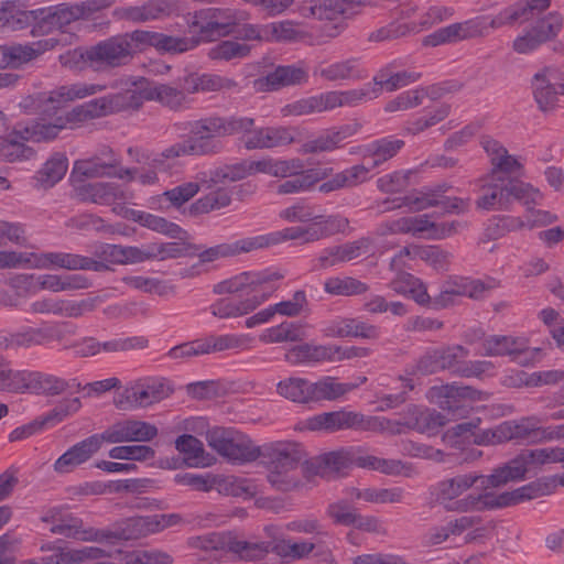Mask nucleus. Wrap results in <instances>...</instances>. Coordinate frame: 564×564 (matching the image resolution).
Here are the masks:
<instances>
[{"label": "nucleus", "mask_w": 564, "mask_h": 564, "mask_svg": "<svg viewBox=\"0 0 564 564\" xmlns=\"http://www.w3.org/2000/svg\"><path fill=\"white\" fill-rule=\"evenodd\" d=\"M551 7V0H518L503 8L489 21L486 17H476L441 28L423 40L426 46L485 37L489 29L513 26L535 20L512 42L518 54H530L547 42H552L562 32L564 18L557 11L543 15Z\"/></svg>", "instance_id": "obj_1"}, {"label": "nucleus", "mask_w": 564, "mask_h": 564, "mask_svg": "<svg viewBox=\"0 0 564 564\" xmlns=\"http://www.w3.org/2000/svg\"><path fill=\"white\" fill-rule=\"evenodd\" d=\"M253 126L250 117L207 116L187 122V141L195 156H212L224 150L223 138L246 134Z\"/></svg>", "instance_id": "obj_2"}, {"label": "nucleus", "mask_w": 564, "mask_h": 564, "mask_svg": "<svg viewBox=\"0 0 564 564\" xmlns=\"http://www.w3.org/2000/svg\"><path fill=\"white\" fill-rule=\"evenodd\" d=\"M484 393L470 386L447 383L430 388L429 399L441 410L446 411L448 417L435 410L419 411L413 406L416 417L414 426L421 431H433L444 426L451 420L465 417L468 413L466 401H480Z\"/></svg>", "instance_id": "obj_3"}, {"label": "nucleus", "mask_w": 564, "mask_h": 564, "mask_svg": "<svg viewBox=\"0 0 564 564\" xmlns=\"http://www.w3.org/2000/svg\"><path fill=\"white\" fill-rule=\"evenodd\" d=\"M480 195L476 208L480 210H509L513 202L522 203L528 210L542 204L543 194L539 188L518 177H503L487 174L479 180Z\"/></svg>", "instance_id": "obj_4"}, {"label": "nucleus", "mask_w": 564, "mask_h": 564, "mask_svg": "<svg viewBox=\"0 0 564 564\" xmlns=\"http://www.w3.org/2000/svg\"><path fill=\"white\" fill-rule=\"evenodd\" d=\"M259 457L267 464L268 481L280 491H291L300 486V478L293 471L306 457L301 443L292 441L270 442L260 446Z\"/></svg>", "instance_id": "obj_5"}, {"label": "nucleus", "mask_w": 564, "mask_h": 564, "mask_svg": "<svg viewBox=\"0 0 564 564\" xmlns=\"http://www.w3.org/2000/svg\"><path fill=\"white\" fill-rule=\"evenodd\" d=\"M555 487L556 485L553 480L536 479L513 491H506L500 495H495L494 492H484L476 496L468 495L466 498L455 501L454 506H446V508L460 512L503 508L518 505L524 500L550 495Z\"/></svg>", "instance_id": "obj_6"}, {"label": "nucleus", "mask_w": 564, "mask_h": 564, "mask_svg": "<svg viewBox=\"0 0 564 564\" xmlns=\"http://www.w3.org/2000/svg\"><path fill=\"white\" fill-rule=\"evenodd\" d=\"M133 57V48L124 33L110 36L90 47H78L73 51L74 63H88L101 69L126 66Z\"/></svg>", "instance_id": "obj_7"}, {"label": "nucleus", "mask_w": 564, "mask_h": 564, "mask_svg": "<svg viewBox=\"0 0 564 564\" xmlns=\"http://www.w3.org/2000/svg\"><path fill=\"white\" fill-rule=\"evenodd\" d=\"M149 534H152L149 516L124 519L109 530L85 529L80 519L73 518V539L80 541L115 543L119 540H137Z\"/></svg>", "instance_id": "obj_8"}, {"label": "nucleus", "mask_w": 564, "mask_h": 564, "mask_svg": "<svg viewBox=\"0 0 564 564\" xmlns=\"http://www.w3.org/2000/svg\"><path fill=\"white\" fill-rule=\"evenodd\" d=\"M390 424L389 420L377 416H365L354 411L324 412L307 420L311 431L334 433L343 430L381 432Z\"/></svg>", "instance_id": "obj_9"}, {"label": "nucleus", "mask_w": 564, "mask_h": 564, "mask_svg": "<svg viewBox=\"0 0 564 564\" xmlns=\"http://www.w3.org/2000/svg\"><path fill=\"white\" fill-rule=\"evenodd\" d=\"M206 441L228 460L249 463L259 458L260 446H256L246 434L235 429L215 426L207 431Z\"/></svg>", "instance_id": "obj_10"}, {"label": "nucleus", "mask_w": 564, "mask_h": 564, "mask_svg": "<svg viewBox=\"0 0 564 564\" xmlns=\"http://www.w3.org/2000/svg\"><path fill=\"white\" fill-rule=\"evenodd\" d=\"M20 107L29 115H37L43 120H52L67 127L70 122V88L61 86L47 93L25 97Z\"/></svg>", "instance_id": "obj_11"}, {"label": "nucleus", "mask_w": 564, "mask_h": 564, "mask_svg": "<svg viewBox=\"0 0 564 564\" xmlns=\"http://www.w3.org/2000/svg\"><path fill=\"white\" fill-rule=\"evenodd\" d=\"M172 393V389L162 379H141L127 387L115 404L120 410L147 408L162 401Z\"/></svg>", "instance_id": "obj_12"}, {"label": "nucleus", "mask_w": 564, "mask_h": 564, "mask_svg": "<svg viewBox=\"0 0 564 564\" xmlns=\"http://www.w3.org/2000/svg\"><path fill=\"white\" fill-rule=\"evenodd\" d=\"M283 278L284 275L278 271H248L217 283L213 291L216 294L243 293L250 297L264 293L268 288H272L274 292L276 290L274 282Z\"/></svg>", "instance_id": "obj_13"}, {"label": "nucleus", "mask_w": 564, "mask_h": 564, "mask_svg": "<svg viewBox=\"0 0 564 564\" xmlns=\"http://www.w3.org/2000/svg\"><path fill=\"white\" fill-rule=\"evenodd\" d=\"M543 420L532 415L520 420L506 421L498 425V436L505 442L538 444L552 441L551 426L543 427Z\"/></svg>", "instance_id": "obj_14"}, {"label": "nucleus", "mask_w": 564, "mask_h": 564, "mask_svg": "<svg viewBox=\"0 0 564 564\" xmlns=\"http://www.w3.org/2000/svg\"><path fill=\"white\" fill-rule=\"evenodd\" d=\"M192 25L198 29L200 42H210L231 34L236 15L229 9L208 8L195 13Z\"/></svg>", "instance_id": "obj_15"}, {"label": "nucleus", "mask_w": 564, "mask_h": 564, "mask_svg": "<svg viewBox=\"0 0 564 564\" xmlns=\"http://www.w3.org/2000/svg\"><path fill=\"white\" fill-rule=\"evenodd\" d=\"M302 141V132L295 127H265L254 129L242 134L246 149H271Z\"/></svg>", "instance_id": "obj_16"}, {"label": "nucleus", "mask_w": 564, "mask_h": 564, "mask_svg": "<svg viewBox=\"0 0 564 564\" xmlns=\"http://www.w3.org/2000/svg\"><path fill=\"white\" fill-rule=\"evenodd\" d=\"M158 427L145 421L123 420L116 422L102 432L107 443H144L158 436Z\"/></svg>", "instance_id": "obj_17"}, {"label": "nucleus", "mask_w": 564, "mask_h": 564, "mask_svg": "<svg viewBox=\"0 0 564 564\" xmlns=\"http://www.w3.org/2000/svg\"><path fill=\"white\" fill-rule=\"evenodd\" d=\"M360 123L351 122L322 131L319 134L303 142L299 149L301 154H318L341 148L343 142L360 129Z\"/></svg>", "instance_id": "obj_18"}, {"label": "nucleus", "mask_w": 564, "mask_h": 564, "mask_svg": "<svg viewBox=\"0 0 564 564\" xmlns=\"http://www.w3.org/2000/svg\"><path fill=\"white\" fill-rule=\"evenodd\" d=\"M76 197L80 202L99 205L126 203L131 198L130 193L113 182L83 183L73 185Z\"/></svg>", "instance_id": "obj_19"}, {"label": "nucleus", "mask_w": 564, "mask_h": 564, "mask_svg": "<svg viewBox=\"0 0 564 564\" xmlns=\"http://www.w3.org/2000/svg\"><path fill=\"white\" fill-rule=\"evenodd\" d=\"M34 22L33 35L48 34L54 30L67 33L70 25V7L66 3L30 11Z\"/></svg>", "instance_id": "obj_20"}, {"label": "nucleus", "mask_w": 564, "mask_h": 564, "mask_svg": "<svg viewBox=\"0 0 564 564\" xmlns=\"http://www.w3.org/2000/svg\"><path fill=\"white\" fill-rule=\"evenodd\" d=\"M356 14L350 7H347L346 0H318L317 20L329 22L323 28L324 36L334 39L340 35L347 24L346 19Z\"/></svg>", "instance_id": "obj_21"}, {"label": "nucleus", "mask_w": 564, "mask_h": 564, "mask_svg": "<svg viewBox=\"0 0 564 564\" xmlns=\"http://www.w3.org/2000/svg\"><path fill=\"white\" fill-rule=\"evenodd\" d=\"M57 44L54 37L44 39L33 44H14L0 46V69L17 68L23 63L30 62L40 54L53 48Z\"/></svg>", "instance_id": "obj_22"}, {"label": "nucleus", "mask_w": 564, "mask_h": 564, "mask_svg": "<svg viewBox=\"0 0 564 564\" xmlns=\"http://www.w3.org/2000/svg\"><path fill=\"white\" fill-rule=\"evenodd\" d=\"M480 144L490 160L491 170L488 174H496L501 178L512 177V174L522 169L518 159L509 154L508 150L498 140L485 135L481 138Z\"/></svg>", "instance_id": "obj_23"}, {"label": "nucleus", "mask_w": 564, "mask_h": 564, "mask_svg": "<svg viewBox=\"0 0 564 564\" xmlns=\"http://www.w3.org/2000/svg\"><path fill=\"white\" fill-rule=\"evenodd\" d=\"M408 219L410 234H425V238L433 240H442L452 237L467 227V223L460 220L436 223L431 220L427 214L408 217Z\"/></svg>", "instance_id": "obj_24"}, {"label": "nucleus", "mask_w": 564, "mask_h": 564, "mask_svg": "<svg viewBox=\"0 0 564 564\" xmlns=\"http://www.w3.org/2000/svg\"><path fill=\"white\" fill-rule=\"evenodd\" d=\"M273 294V289L268 290L258 295L246 297L242 301L236 302L229 297H223L217 300L209 306L210 313L218 318H232L248 314L256 310L260 304L269 299Z\"/></svg>", "instance_id": "obj_25"}, {"label": "nucleus", "mask_w": 564, "mask_h": 564, "mask_svg": "<svg viewBox=\"0 0 564 564\" xmlns=\"http://www.w3.org/2000/svg\"><path fill=\"white\" fill-rule=\"evenodd\" d=\"M307 79V73L294 65L278 66L267 76L258 78L254 86L261 91L278 90L282 87L299 85Z\"/></svg>", "instance_id": "obj_26"}, {"label": "nucleus", "mask_w": 564, "mask_h": 564, "mask_svg": "<svg viewBox=\"0 0 564 564\" xmlns=\"http://www.w3.org/2000/svg\"><path fill=\"white\" fill-rule=\"evenodd\" d=\"M67 387V380L54 375L24 370L22 394L32 393L37 395H57L65 391Z\"/></svg>", "instance_id": "obj_27"}, {"label": "nucleus", "mask_w": 564, "mask_h": 564, "mask_svg": "<svg viewBox=\"0 0 564 564\" xmlns=\"http://www.w3.org/2000/svg\"><path fill=\"white\" fill-rule=\"evenodd\" d=\"M15 259L13 269L34 268V269H70V256L63 252H18L14 251Z\"/></svg>", "instance_id": "obj_28"}, {"label": "nucleus", "mask_w": 564, "mask_h": 564, "mask_svg": "<svg viewBox=\"0 0 564 564\" xmlns=\"http://www.w3.org/2000/svg\"><path fill=\"white\" fill-rule=\"evenodd\" d=\"M147 79L141 77L133 85L138 86L139 89H127L117 94L104 96L105 104L107 106V113H116L121 111H137L139 110L145 98Z\"/></svg>", "instance_id": "obj_29"}, {"label": "nucleus", "mask_w": 564, "mask_h": 564, "mask_svg": "<svg viewBox=\"0 0 564 564\" xmlns=\"http://www.w3.org/2000/svg\"><path fill=\"white\" fill-rule=\"evenodd\" d=\"M556 73L551 68H544L532 78V91L534 100L541 111L546 112L555 108L558 91L555 89Z\"/></svg>", "instance_id": "obj_30"}, {"label": "nucleus", "mask_w": 564, "mask_h": 564, "mask_svg": "<svg viewBox=\"0 0 564 564\" xmlns=\"http://www.w3.org/2000/svg\"><path fill=\"white\" fill-rule=\"evenodd\" d=\"M447 188L446 185H442L437 186L435 189L421 191L403 197L386 199L383 202V204L387 205L384 210L409 207L412 212H421L430 207H436L438 206L440 193H445Z\"/></svg>", "instance_id": "obj_31"}, {"label": "nucleus", "mask_w": 564, "mask_h": 564, "mask_svg": "<svg viewBox=\"0 0 564 564\" xmlns=\"http://www.w3.org/2000/svg\"><path fill=\"white\" fill-rule=\"evenodd\" d=\"M306 226V242L318 241L337 234H343L349 227L348 218L341 215H315Z\"/></svg>", "instance_id": "obj_32"}, {"label": "nucleus", "mask_w": 564, "mask_h": 564, "mask_svg": "<svg viewBox=\"0 0 564 564\" xmlns=\"http://www.w3.org/2000/svg\"><path fill=\"white\" fill-rule=\"evenodd\" d=\"M267 42H302L308 45H321L323 41L299 28L293 21L286 20L267 24Z\"/></svg>", "instance_id": "obj_33"}, {"label": "nucleus", "mask_w": 564, "mask_h": 564, "mask_svg": "<svg viewBox=\"0 0 564 564\" xmlns=\"http://www.w3.org/2000/svg\"><path fill=\"white\" fill-rule=\"evenodd\" d=\"M46 339L43 329L23 326L13 332L0 333V350L28 349L44 344Z\"/></svg>", "instance_id": "obj_34"}, {"label": "nucleus", "mask_w": 564, "mask_h": 564, "mask_svg": "<svg viewBox=\"0 0 564 564\" xmlns=\"http://www.w3.org/2000/svg\"><path fill=\"white\" fill-rule=\"evenodd\" d=\"M403 145V140L392 138H382L368 144L364 151V161L368 162L364 164L367 169V174L372 169L393 158Z\"/></svg>", "instance_id": "obj_35"}, {"label": "nucleus", "mask_w": 564, "mask_h": 564, "mask_svg": "<svg viewBox=\"0 0 564 564\" xmlns=\"http://www.w3.org/2000/svg\"><path fill=\"white\" fill-rule=\"evenodd\" d=\"M313 74L327 82L361 79L365 77L359 68L357 58H348L332 64H321L315 67Z\"/></svg>", "instance_id": "obj_36"}, {"label": "nucleus", "mask_w": 564, "mask_h": 564, "mask_svg": "<svg viewBox=\"0 0 564 564\" xmlns=\"http://www.w3.org/2000/svg\"><path fill=\"white\" fill-rule=\"evenodd\" d=\"M328 335L337 338L360 337L377 339L380 336V328L377 325L365 323L357 318H341L328 327Z\"/></svg>", "instance_id": "obj_37"}, {"label": "nucleus", "mask_w": 564, "mask_h": 564, "mask_svg": "<svg viewBox=\"0 0 564 564\" xmlns=\"http://www.w3.org/2000/svg\"><path fill=\"white\" fill-rule=\"evenodd\" d=\"M332 169H308L302 170L278 185L276 193L280 195L296 194L311 189L315 184L326 178Z\"/></svg>", "instance_id": "obj_38"}, {"label": "nucleus", "mask_w": 564, "mask_h": 564, "mask_svg": "<svg viewBox=\"0 0 564 564\" xmlns=\"http://www.w3.org/2000/svg\"><path fill=\"white\" fill-rule=\"evenodd\" d=\"M247 176H249L248 161H242L219 166L210 171L209 174L200 172L197 174V180H199L206 188H212L217 184L237 182Z\"/></svg>", "instance_id": "obj_39"}, {"label": "nucleus", "mask_w": 564, "mask_h": 564, "mask_svg": "<svg viewBox=\"0 0 564 564\" xmlns=\"http://www.w3.org/2000/svg\"><path fill=\"white\" fill-rule=\"evenodd\" d=\"M18 127L20 128V135L24 141L36 143L53 141L61 131L66 129L55 121L43 120L42 117H40V120H32L25 124L19 123Z\"/></svg>", "instance_id": "obj_40"}, {"label": "nucleus", "mask_w": 564, "mask_h": 564, "mask_svg": "<svg viewBox=\"0 0 564 564\" xmlns=\"http://www.w3.org/2000/svg\"><path fill=\"white\" fill-rule=\"evenodd\" d=\"M95 256L99 259L98 262H106L110 268L111 264L141 262L140 248L132 246L102 243L96 248Z\"/></svg>", "instance_id": "obj_41"}, {"label": "nucleus", "mask_w": 564, "mask_h": 564, "mask_svg": "<svg viewBox=\"0 0 564 564\" xmlns=\"http://www.w3.org/2000/svg\"><path fill=\"white\" fill-rule=\"evenodd\" d=\"M478 480L477 474H464L444 479L435 487L436 500L442 503L449 502L471 488Z\"/></svg>", "instance_id": "obj_42"}, {"label": "nucleus", "mask_w": 564, "mask_h": 564, "mask_svg": "<svg viewBox=\"0 0 564 564\" xmlns=\"http://www.w3.org/2000/svg\"><path fill=\"white\" fill-rule=\"evenodd\" d=\"M378 87L364 85L358 89H350L345 91H327L328 109L333 110L337 107L356 106L362 101L372 100L378 98Z\"/></svg>", "instance_id": "obj_43"}, {"label": "nucleus", "mask_w": 564, "mask_h": 564, "mask_svg": "<svg viewBox=\"0 0 564 564\" xmlns=\"http://www.w3.org/2000/svg\"><path fill=\"white\" fill-rule=\"evenodd\" d=\"M367 180V169L364 164H357L336 173L330 180L321 184L318 191L322 193H330L346 187L350 188Z\"/></svg>", "instance_id": "obj_44"}, {"label": "nucleus", "mask_w": 564, "mask_h": 564, "mask_svg": "<svg viewBox=\"0 0 564 564\" xmlns=\"http://www.w3.org/2000/svg\"><path fill=\"white\" fill-rule=\"evenodd\" d=\"M482 349L487 356L520 355L528 346L523 338L492 335L484 340Z\"/></svg>", "instance_id": "obj_45"}, {"label": "nucleus", "mask_w": 564, "mask_h": 564, "mask_svg": "<svg viewBox=\"0 0 564 564\" xmlns=\"http://www.w3.org/2000/svg\"><path fill=\"white\" fill-rule=\"evenodd\" d=\"M305 338V327L294 322H283L280 325L267 328L260 335V340L265 344L302 341Z\"/></svg>", "instance_id": "obj_46"}, {"label": "nucleus", "mask_w": 564, "mask_h": 564, "mask_svg": "<svg viewBox=\"0 0 564 564\" xmlns=\"http://www.w3.org/2000/svg\"><path fill=\"white\" fill-rule=\"evenodd\" d=\"M356 387L357 386L352 383L337 382L333 377H324L316 382H311L310 403L323 400H336Z\"/></svg>", "instance_id": "obj_47"}, {"label": "nucleus", "mask_w": 564, "mask_h": 564, "mask_svg": "<svg viewBox=\"0 0 564 564\" xmlns=\"http://www.w3.org/2000/svg\"><path fill=\"white\" fill-rule=\"evenodd\" d=\"M478 476L479 480H481V486L485 489H488L503 486L509 481L522 479L525 476V474L520 460H518L516 456L505 465L494 469L491 475Z\"/></svg>", "instance_id": "obj_48"}, {"label": "nucleus", "mask_w": 564, "mask_h": 564, "mask_svg": "<svg viewBox=\"0 0 564 564\" xmlns=\"http://www.w3.org/2000/svg\"><path fill=\"white\" fill-rule=\"evenodd\" d=\"M145 98L147 100H155L173 111L181 110L186 102V95L181 88L166 84L145 87Z\"/></svg>", "instance_id": "obj_49"}, {"label": "nucleus", "mask_w": 564, "mask_h": 564, "mask_svg": "<svg viewBox=\"0 0 564 564\" xmlns=\"http://www.w3.org/2000/svg\"><path fill=\"white\" fill-rule=\"evenodd\" d=\"M20 128L17 126L8 138L0 142V158L8 162L29 160L34 155V150L25 145L20 135Z\"/></svg>", "instance_id": "obj_50"}, {"label": "nucleus", "mask_w": 564, "mask_h": 564, "mask_svg": "<svg viewBox=\"0 0 564 564\" xmlns=\"http://www.w3.org/2000/svg\"><path fill=\"white\" fill-rule=\"evenodd\" d=\"M67 158L54 155L47 160L34 176L35 186L42 188L53 187L67 172Z\"/></svg>", "instance_id": "obj_51"}, {"label": "nucleus", "mask_w": 564, "mask_h": 564, "mask_svg": "<svg viewBox=\"0 0 564 564\" xmlns=\"http://www.w3.org/2000/svg\"><path fill=\"white\" fill-rule=\"evenodd\" d=\"M32 23V13L21 10L13 1L0 4V28L8 31H18L28 28Z\"/></svg>", "instance_id": "obj_52"}, {"label": "nucleus", "mask_w": 564, "mask_h": 564, "mask_svg": "<svg viewBox=\"0 0 564 564\" xmlns=\"http://www.w3.org/2000/svg\"><path fill=\"white\" fill-rule=\"evenodd\" d=\"M274 541H243L232 538L231 553L243 561H257L273 552Z\"/></svg>", "instance_id": "obj_53"}, {"label": "nucleus", "mask_w": 564, "mask_h": 564, "mask_svg": "<svg viewBox=\"0 0 564 564\" xmlns=\"http://www.w3.org/2000/svg\"><path fill=\"white\" fill-rule=\"evenodd\" d=\"M251 46L234 40L220 41L208 50L207 56L213 61H232L248 57Z\"/></svg>", "instance_id": "obj_54"}, {"label": "nucleus", "mask_w": 564, "mask_h": 564, "mask_svg": "<svg viewBox=\"0 0 564 564\" xmlns=\"http://www.w3.org/2000/svg\"><path fill=\"white\" fill-rule=\"evenodd\" d=\"M311 381L304 378L291 377L276 384L281 397L297 403H310Z\"/></svg>", "instance_id": "obj_55"}, {"label": "nucleus", "mask_w": 564, "mask_h": 564, "mask_svg": "<svg viewBox=\"0 0 564 564\" xmlns=\"http://www.w3.org/2000/svg\"><path fill=\"white\" fill-rule=\"evenodd\" d=\"M199 43L198 36H173L159 32L156 51L161 54H182L194 50Z\"/></svg>", "instance_id": "obj_56"}, {"label": "nucleus", "mask_w": 564, "mask_h": 564, "mask_svg": "<svg viewBox=\"0 0 564 564\" xmlns=\"http://www.w3.org/2000/svg\"><path fill=\"white\" fill-rule=\"evenodd\" d=\"M312 547L311 541L292 542L282 539L274 541L273 553L289 563L307 558L311 555Z\"/></svg>", "instance_id": "obj_57"}, {"label": "nucleus", "mask_w": 564, "mask_h": 564, "mask_svg": "<svg viewBox=\"0 0 564 564\" xmlns=\"http://www.w3.org/2000/svg\"><path fill=\"white\" fill-rule=\"evenodd\" d=\"M231 202V196L228 189L219 187L207 195L200 197L191 206L192 214H206L212 210L221 209L227 207Z\"/></svg>", "instance_id": "obj_58"}, {"label": "nucleus", "mask_w": 564, "mask_h": 564, "mask_svg": "<svg viewBox=\"0 0 564 564\" xmlns=\"http://www.w3.org/2000/svg\"><path fill=\"white\" fill-rule=\"evenodd\" d=\"M368 285L355 278H330L324 283V290L332 295L351 296L368 291Z\"/></svg>", "instance_id": "obj_59"}, {"label": "nucleus", "mask_w": 564, "mask_h": 564, "mask_svg": "<svg viewBox=\"0 0 564 564\" xmlns=\"http://www.w3.org/2000/svg\"><path fill=\"white\" fill-rule=\"evenodd\" d=\"M327 110L329 109L326 93L296 100L283 109L285 115L292 116H306Z\"/></svg>", "instance_id": "obj_60"}, {"label": "nucleus", "mask_w": 564, "mask_h": 564, "mask_svg": "<svg viewBox=\"0 0 564 564\" xmlns=\"http://www.w3.org/2000/svg\"><path fill=\"white\" fill-rule=\"evenodd\" d=\"M327 478H333L354 466L352 448H340L323 454Z\"/></svg>", "instance_id": "obj_61"}, {"label": "nucleus", "mask_w": 564, "mask_h": 564, "mask_svg": "<svg viewBox=\"0 0 564 564\" xmlns=\"http://www.w3.org/2000/svg\"><path fill=\"white\" fill-rule=\"evenodd\" d=\"M279 234H265L254 237H247L231 242L234 249V256L241 253H249L256 250L265 249L279 243Z\"/></svg>", "instance_id": "obj_62"}, {"label": "nucleus", "mask_w": 564, "mask_h": 564, "mask_svg": "<svg viewBox=\"0 0 564 564\" xmlns=\"http://www.w3.org/2000/svg\"><path fill=\"white\" fill-rule=\"evenodd\" d=\"M184 254L183 245L180 242L151 243L140 248L141 262L150 259H172Z\"/></svg>", "instance_id": "obj_63"}, {"label": "nucleus", "mask_w": 564, "mask_h": 564, "mask_svg": "<svg viewBox=\"0 0 564 564\" xmlns=\"http://www.w3.org/2000/svg\"><path fill=\"white\" fill-rule=\"evenodd\" d=\"M205 354L243 348L247 339L238 335H212L203 338Z\"/></svg>", "instance_id": "obj_64"}]
</instances>
